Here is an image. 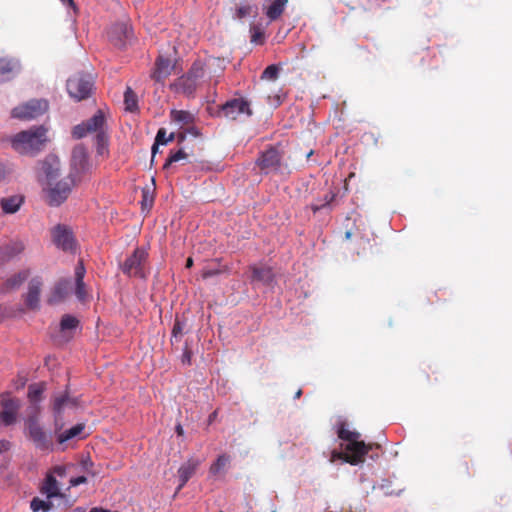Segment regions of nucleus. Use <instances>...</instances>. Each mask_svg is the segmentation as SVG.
Segmentation results:
<instances>
[{
    "instance_id": "1",
    "label": "nucleus",
    "mask_w": 512,
    "mask_h": 512,
    "mask_svg": "<svg viewBox=\"0 0 512 512\" xmlns=\"http://www.w3.org/2000/svg\"><path fill=\"white\" fill-rule=\"evenodd\" d=\"M47 141V129L38 126L17 133L12 137L11 145L19 154L35 156L43 149Z\"/></svg>"
},
{
    "instance_id": "2",
    "label": "nucleus",
    "mask_w": 512,
    "mask_h": 512,
    "mask_svg": "<svg viewBox=\"0 0 512 512\" xmlns=\"http://www.w3.org/2000/svg\"><path fill=\"white\" fill-rule=\"evenodd\" d=\"M24 435L34 445L35 449L42 452L53 451V436L41 425L37 413L28 415L25 419Z\"/></svg>"
},
{
    "instance_id": "3",
    "label": "nucleus",
    "mask_w": 512,
    "mask_h": 512,
    "mask_svg": "<svg viewBox=\"0 0 512 512\" xmlns=\"http://www.w3.org/2000/svg\"><path fill=\"white\" fill-rule=\"evenodd\" d=\"M75 184L71 176L63 178L59 181H51L47 183L46 201L50 206L61 205L70 195L72 188Z\"/></svg>"
},
{
    "instance_id": "4",
    "label": "nucleus",
    "mask_w": 512,
    "mask_h": 512,
    "mask_svg": "<svg viewBox=\"0 0 512 512\" xmlns=\"http://www.w3.org/2000/svg\"><path fill=\"white\" fill-rule=\"evenodd\" d=\"M48 108L49 104L47 100L32 99L13 108L11 115L13 118L28 121L45 114Z\"/></svg>"
},
{
    "instance_id": "5",
    "label": "nucleus",
    "mask_w": 512,
    "mask_h": 512,
    "mask_svg": "<svg viewBox=\"0 0 512 512\" xmlns=\"http://www.w3.org/2000/svg\"><path fill=\"white\" fill-rule=\"evenodd\" d=\"M93 89L92 77L88 74H76L68 79L67 91L69 95L77 101H81L90 96Z\"/></svg>"
},
{
    "instance_id": "6",
    "label": "nucleus",
    "mask_w": 512,
    "mask_h": 512,
    "mask_svg": "<svg viewBox=\"0 0 512 512\" xmlns=\"http://www.w3.org/2000/svg\"><path fill=\"white\" fill-rule=\"evenodd\" d=\"M148 258L145 248L137 247L133 253L123 262L121 270L129 277L144 278V264Z\"/></svg>"
},
{
    "instance_id": "7",
    "label": "nucleus",
    "mask_w": 512,
    "mask_h": 512,
    "mask_svg": "<svg viewBox=\"0 0 512 512\" xmlns=\"http://www.w3.org/2000/svg\"><path fill=\"white\" fill-rule=\"evenodd\" d=\"M0 411V426H11L17 422L19 411L21 409V401L16 397L9 395L2 396Z\"/></svg>"
},
{
    "instance_id": "8",
    "label": "nucleus",
    "mask_w": 512,
    "mask_h": 512,
    "mask_svg": "<svg viewBox=\"0 0 512 512\" xmlns=\"http://www.w3.org/2000/svg\"><path fill=\"white\" fill-rule=\"evenodd\" d=\"M282 159L283 152L278 147L271 146L259 155L256 164L261 171L268 174L280 169Z\"/></svg>"
},
{
    "instance_id": "9",
    "label": "nucleus",
    "mask_w": 512,
    "mask_h": 512,
    "mask_svg": "<svg viewBox=\"0 0 512 512\" xmlns=\"http://www.w3.org/2000/svg\"><path fill=\"white\" fill-rule=\"evenodd\" d=\"M54 474H57L60 477L65 476V468L63 466H55L50 472L46 474V477L39 490L42 495L47 497V499L60 496V485Z\"/></svg>"
},
{
    "instance_id": "10",
    "label": "nucleus",
    "mask_w": 512,
    "mask_h": 512,
    "mask_svg": "<svg viewBox=\"0 0 512 512\" xmlns=\"http://www.w3.org/2000/svg\"><path fill=\"white\" fill-rule=\"evenodd\" d=\"M53 243L63 251H74L75 239L72 230L66 225L58 224L51 230Z\"/></svg>"
},
{
    "instance_id": "11",
    "label": "nucleus",
    "mask_w": 512,
    "mask_h": 512,
    "mask_svg": "<svg viewBox=\"0 0 512 512\" xmlns=\"http://www.w3.org/2000/svg\"><path fill=\"white\" fill-rule=\"evenodd\" d=\"M90 170L88 153L83 145H77L72 150L71 155V177L87 173Z\"/></svg>"
},
{
    "instance_id": "12",
    "label": "nucleus",
    "mask_w": 512,
    "mask_h": 512,
    "mask_svg": "<svg viewBox=\"0 0 512 512\" xmlns=\"http://www.w3.org/2000/svg\"><path fill=\"white\" fill-rule=\"evenodd\" d=\"M372 449L371 444H365V442L360 441L359 439L353 441L352 443H347L344 447L346 453H348V457H346V462L351 465H357L364 461L365 456Z\"/></svg>"
},
{
    "instance_id": "13",
    "label": "nucleus",
    "mask_w": 512,
    "mask_h": 512,
    "mask_svg": "<svg viewBox=\"0 0 512 512\" xmlns=\"http://www.w3.org/2000/svg\"><path fill=\"white\" fill-rule=\"evenodd\" d=\"M221 113L229 119H236L240 114L246 113L251 115L252 112L249 108V103L243 98H234L227 101L221 106Z\"/></svg>"
},
{
    "instance_id": "14",
    "label": "nucleus",
    "mask_w": 512,
    "mask_h": 512,
    "mask_svg": "<svg viewBox=\"0 0 512 512\" xmlns=\"http://www.w3.org/2000/svg\"><path fill=\"white\" fill-rule=\"evenodd\" d=\"M40 174L45 176L47 183L55 181L59 176L60 161L54 155H48L39 162Z\"/></svg>"
},
{
    "instance_id": "15",
    "label": "nucleus",
    "mask_w": 512,
    "mask_h": 512,
    "mask_svg": "<svg viewBox=\"0 0 512 512\" xmlns=\"http://www.w3.org/2000/svg\"><path fill=\"white\" fill-rule=\"evenodd\" d=\"M42 280L39 277L32 278L28 284V291L24 297L25 305L28 309L37 310L40 303V292Z\"/></svg>"
},
{
    "instance_id": "16",
    "label": "nucleus",
    "mask_w": 512,
    "mask_h": 512,
    "mask_svg": "<svg viewBox=\"0 0 512 512\" xmlns=\"http://www.w3.org/2000/svg\"><path fill=\"white\" fill-rule=\"evenodd\" d=\"M109 38L117 46L125 44L126 40L132 35L131 27L126 22H117L110 27L108 32Z\"/></svg>"
},
{
    "instance_id": "17",
    "label": "nucleus",
    "mask_w": 512,
    "mask_h": 512,
    "mask_svg": "<svg viewBox=\"0 0 512 512\" xmlns=\"http://www.w3.org/2000/svg\"><path fill=\"white\" fill-rule=\"evenodd\" d=\"M173 69L174 64L172 61L169 58L160 55L156 59L155 68L151 74V78L156 82L162 83L167 77L170 76Z\"/></svg>"
},
{
    "instance_id": "18",
    "label": "nucleus",
    "mask_w": 512,
    "mask_h": 512,
    "mask_svg": "<svg viewBox=\"0 0 512 512\" xmlns=\"http://www.w3.org/2000/svg\"><path fill=\"white\" fill-rule=\"evenodd\" d=\"M70 288L71 286L69 280L61 279L56 282L48 296V304L56 305L64 301L70 292Z\"/></svg>"
},
{
    "instance_id": "19",
    "label": "nucleus",
    "mask_w": 512,
    "mask_h": 512,
    "mask_svg": "<svg viewBox=\"0 0 512 512\" xmlns=\"http://www.w3.org/2000/svg\"><path fill=\"white\" fill-rule=\"evenodd\" d=\"M251 282L262 283L263 285H271L274 281V273L271 267L266 265H251Z\"/></svg>"
},
{
    "instance_id": "20",
    "label": "nucleus",
    "mask_w": 512,
    "mask_h": 512,
    "mask_svg": "<svg viewBox=\"0 0 512 512\" xmlns=\"http://www.w3.org/2000/svg\"><path fill=\"white\" fill-rule=\"evenodd\" d=\"M21 70L19 60L15 58H0V82L11 79Z\"/></svg>"
},
{
    "instance_id": "21",
    "label": "nucleus",
    "mask_w": 512,
    "mask_h": 512,
    "mask_svg": "<svg viewBox=\"0 0 512 512\" xmlns=\"http://www.w3.org/2000/svg\"><path fill=\"white\" fill-rule=\"evenodd\" d=\"M198 86V82L190 78L187 74L179 77L172 85L171 88L177 93H182L186 96L194 94Z\"/></svg>"
},
{
    "instance_id": "22",
    "label": "nucleus",
    "mask_w": 512,
    "mask_h": 512,
    "mask_svg": "<svg viewBox=\"0 0 512 512\" xmlns=\"http://www.w3.org/2000/svg\"><path fill=\"white\" fill-rule=\"evenodd\" d=\"M170 119L178 125L179 129L185 128L186 125L195 123V116L186 110L172 109L170 111Z\"/></svg>"
},
{
    "instance_id": "23",
    "label": "nucleus",
    "mask_w": 512,
    "mask_h": 512,
    "mask_svg": "<svg viewBox=\"0 0 512 512\" xmlns=\"http://www.w3.org/2000/svg\"><path fill=\"white\" fill-rule=\"evenodd\" d=\"M198 465L199 462L197 460L190 459L178 469V475L180 479L179 489H181L194 475Z\"/></svg>"
},
{
    "instance_id": "24",
    "label": "nucleus",
    "mask_w": 512,
    "mask_h": 512,
    "mask_svg": "<svg viewBox=\"0 0 512 512\" xmlns=\"http://www.w3.org/2000/svg\"><path fill=\"white\" fill-rule=\"evenodd\" d=\"M24 202V198L20 195H12L4 197L0 201L2 210L7 214L16 213Z\"/></svg>"
},
{
    "instance_id": "25",
    "label": "nucleus",
    "mask_w": 512,
    "mask_h": 512,
    "mask_svg": "<svg viewBox=\"0 0 512 512\" xmlns=\"http://www.w3.org/2000/svg\"><path fill=\"white\" fill-rule=\"evenodd\" d=\"M29 271L24 270L21 272H18L14 275H12L10 278H8L4 284L1 287L2 292H8L10 290H14L16 288H19L24 281L28 278Z\"/></svg>"
},
{
    "instance_id": "26",
    "label": "nucleus",
    "mask_w": 512,
    "mask_h": 512,
    "mask_svg": "<svg viewBox=\"0 0 512 512\" xmlns=\"http://www.w3.org/2000/svg\"><path fill=\"white\" fill-rule=\"evenodd\" d=\"M89 132L98 133L104 130L106 123L105 115L102 110H98L90 119L84 122Z\"/></svg>"
},
{
    "instance_id": "27",
    "label": "nucleus",
    "mask_w": 512,
    "mask_h": 512,
    "mask_svg": "<svg viewBox=\"0 0 512 512\" xmlns=\"http://www.w3.org/2000/svg\"><path fill=\"white\" fill-rule=\"evenodd\" d=\"M85 429V424L83 423H79L67 430H65L64 432L60 433L57 437V441L59 444H63L75 437H78L82 434V432L84 431Z\"/></svg>"
},
{
    "instance_id": "28",
    "label": "nucleus",
    "mask_w": 512,
    "mask_h": 512,
    "mask_svg": "<svg viewBox=\"0 0 512 512\" xmlns=\"http://www.w3.org/2000/svg\"><path fill=\"white\" fill-rule=\"evenodd\" d=\"M286 3L287 0H275L266 11L267 17L271 21L278 19L282 15Z\"/></svg>"
},
{
    "instance_id": "29",
    "label": "nucleus",
    "mask_w": 512,
    "mask_h": 512,
    "mask_svg": "<svg viewBox=\"0 0 512 512\" xmlns=\"http://www.w3.org/2000/svg\"><path fill=\"white\" fill-rule=\"evenodd\" d=\"M336 193L333 191L328 192L323 196V198L318 199L316 202L311 204V210L316 213L326 207H329L331 203L335 200Z\"/></svg>"
},
{
    "instance_id": "30",
    "label": "nucleus",
    "mask_w": 512,
    "mask_h": 512,
    "mask_svg": "<svg viewBox=\"0 0 512 512\" xmlns=\"http://www.w3.org/2000/svg\"><path fill=\"white\" fill-rule=\"evenodd\" d=\"M124 104L129 112H134L138 109L137 95L130 87H127L124 92Z\"/></svg>"
},
{
    "instance_id": "31",
    "label": "nucleus",
    "mask_w": 512,
    "mask_h": 512,
    "mask_svg": "<svg viewBox=\"0 0 512 512\" xmlns=\"http://www.w3.org/2000/svg\"><path fill=\"white\" fill-rule=\"evenodd\" d=\"M186 74L199 83L205 75L204 64L200 61H195Z\"/></svg>"
},
{
    "instance_id": "32",
    "label": "nucleus",
    "mask_w": 512,
    "mask_h": 512,
    "mask_svg": "<svg viewBox=\"0 0 512 512\" xmlns=\"http://www.w3.org/2000/svg\"><path fill=\"white\" fill-rule=\"evenodd\" d=\"M45 390L44 383H34L28 387V398L31 402H38Z\"/></svg>"
},
{
    "instance_id": "33",
    "label": "nucleus",
    "mask_w": 512,
    "mask_h": 512,
    "mask_svg": "<svg viewBox=\"0 0 512 512\" xmlns=\"http://www.w3.org/2000/svg\"><path fill=\"white\" fill-rule=\"evenodd\" d=\"M25 250V245L22 241H12L4 247V253L8 257H14L22 253Z\"/></svg>"
},
{
    "instance_id": "34",
    "label": "nucleus",
    "mask_w": 512,
    "mask_h": 512,
    "mask_svg": "<svg viewBox=\"0 0 512 512\" xmlns=\"http://www.w3.org/2000/svg\"><path fill=\"white\" fill-rule=\"evenodd\" d=\"M338 437L342 440L347 441L348 443H352L353 441L360 438V433L356 431H350L347 429L345 423H342L338 429Z\"/></svg>"
},
{
    "instance_id": "35",
    "label": "nucleus",
    "mask_w": 512,
    "mask_h": 512,
    "mask_svg": "<svg viewBox=\"0 0 512 512\" xmlns=\"http://www.w3.org/2000/svg\"><path fill=\"white\" fill-rule=\"evenodd\" d=\"M52 507L53 503L51 501H45L39 497H34L30 502V508L33 512H38L40 510L47 512L51 510Z\"/></svg>"
},
{
    "instance_id": "36",
    "label": "nucleus",
    "mask_w": 512,
    "mask_h": 512,
    "mask_svg": "<svg viewBox=\"0 0 512 512\" xmlns=\"http://www.w3.org/2000/svg\"><path fill=\"white\" fill-rule=\"evenodd\" d=\"M78 325H79V320L76 317L66 314L61 319L60 329H61V331L65 332L68 330L76 329L78 327Z\"/></svg>"
},
{
    "instance_id": "37",
    "label": "nucleus",
    "mask_w": 512,
    "mask_h": 512,
    "mask_svg": "<svg viewBox=\"0 0 512 512\" xmlns=\"http://www.w3.org/2000/svg\"><path fill=\"white\" fill-rule=\"evenodd\" d=\"M187 156H188L187 153L183 149H179L176 152H171V154L166 159V161H165V163L163 165V169L164 170L168 169L171 166L172 163H175V162H178L180 160L186 159Z\"/></svg>"
},
{
    "instance_id": "38",
    "label": "nucleus",
    "mask_w": 512,
    "mask_h": 512,
    "mask_svg": "<svg viewBox=\"0 0 512 512\" xmlns=\"http://www.w3.org/2000/svg\"><path fill=\"white\" fill-rule=\"evenodd\" d=\"M68 404L74 405V402L69 398L67 393L57 396L54 399V403H53L54 411L57 413H60L63 410V408Z\"/></svg>"
},
{
    "instance_id": "39",
    "label": "nucleus",
    "mask_w": 512,
    "mask_h": 512,
    "mask_svg": "<svg viewBox=\"0 0 512 512\" xmlns=\"http://www.w3.org/2000/svg\"><path fill=\"white\" fill-rule=\"evenodd\" d=\"M230 461V457L226 454L220 455L215 463L210 467V472L214 475L218 474Z\"/></svg>"
},
{
    "instance_id": "40",
    "label": "nucleus",
    "mask_w": 512,
    "mask_h": 512,
    "mask_svg": "<svg viewBox=\"0 0 512 512\" xmlns=\"http://www.w3.org/2000/svg\"><path fill=\"white\" fill-rule=\"evenodd\" d=\"M184 328H185V324L181 320L176 318L175 323L172 328V337H171L172 344H174V342L180 341V339L184 333Z\"/></svg>"
},
{
    "instance_id": "41",
    "label": "nucleus",
    "mask_w": 512,
    "mask_h": 512,
    "mask_svg": "<svg viewBox=\"0 0 512 512\" xmlns=\"http://www.w3.org/2000/svg\"><path fill=\"white\" fill-rule=\"evenodd\" d=\"M279 67L275 64L267 66L262 72L261 79L263 80H276L279 75Z\"/></svg>"
},
{
    "instance_id": "42",
    "label": "nucleus",
    "mask_w": 512,
    "mask_h": 512,
    "mask_svg": "<svg viewBox=\"0 0 512 512\" xmlns=\"http://www.w3.org/2000/svg\"><path fill=\"white\" fill-rule=\"evenodd\" d=\"M88 133L90 132L84 122L79 125H76L72 130V135L76 139H81L85 137Z\"/></svg>"
},
{
    "instance_id": "43",
    "label": "nucleus",
    "mask_w": 512,
    "mask_h": 512,
    "mask_svg": "<svg viewBox=\"0 0 512 512\" xmlns=\"http://www.w3.org/2000/svg\"><path fill=\"white\" fill-rule=\"evenodd\" d=\"M107 141L108 137L104 130L96 133V144L99 153H102V149L107 146Z\"/></svg>"
},
{
    "instance_id": "44",
    "label": "nucleus",
    "mask_w": 512,
    "mask_h": 512,
    "mask_svg": "<svg viewBox=\"0 0 512 512\" xmlns=\"http://www.w3.org/2000/svg\"><path fill=\"white\" fill-rule=\"evenodd\" d=\"M153 197L149 194V191L147 189H144L142 191V201H141V205H142V209L145 210H149L152 205H153Z\"/></svg>"
},
{
    "instance_id": "45",
    "label": "nucleus",
    "mask_w": 512,
    "mask_h": 512,
    "mask_svg": "<svg viewBox=\"0 0 512 512\" xmlns=\"http://www.w3.org/2000/svg\"><path fill=\"white\" fill-rule=\"evenodd\" d=\"M252 12V7L250 5H244L239 7L234 15L235 19L241 20L245 18L246 16L250 15Z\"/></svg>"
},
{
    "instance_id": "46",
    "label": "nucleus",
    "mask_w": 512,
    "mask_h": 512,
    "mask_svg": "<svg viewBox=\"0 0 512 512\" xmlns=\"http://www.w3.org/2000/svg\"><path fill=\"white\" fill-rule=\"evenodd\" d=\"M227 270L228 269L226 266H224L222 269H204L201 275L203 279H208L210 277L226 272Z\"/></svg>"
},
{
    "instance_id": "47",
    "label": "nucleus",
    "mask_w": 512,
    "mask_h": 512,
    "mask_svg": "<svg viewBox=\"0 0 512 512\" xmlns=\"http://www.w3.org/2000/svg\"><path fill=\"white\" fill-rule=\"evenodd\" d=\"M75 294L79 300H84L87 292L84 281L76 282Z\"/></svg>"
},
{
    "instance_id": "48",
    "label": "nucleus",
    "mask_w": 512,
    "mask_h": 512,
    "mask_svg": "<svg viewBox=\"0 0 512 512\" xmlns=\"http://www.w3.org/2000/svg\"><path fill=\"white\" fill-rule=\"evenodd\" d=\"M346 457H348V453L344 450V452L333 450L330 454L329 461L331 463L336 462L337 460H342L346 462Z\"/></svg>"
},
{
    "instance_id": "49",
    "label": "nucleus",
    "mask_w": 512,
    "mask_h": 512,
    "mask_svg": "<svg viewBox=\"0 0 512 512\" xmlns=\"http://www.w3.org/2000/svg\"><path fill=\"white\" fill-rule=\"evenodd\" d=\"M264 41V33L260 29L253 28L251 35V42L262 44Z\"/></svg>"
},
{
    "instance_id": "50",
    "label": "nucleus",
    "mask_w": 512,
    "mask_h": 512,
    "mask_svg": "<svg viewBox=\"0 0 512 512\" xmlns=\"http://www.w3.org/2000/svg\"><path fill=\"white\" fill-rule=\"evenodd\" d=\"M84 276H85V267H84L82 261H80L75 268V282L84 281Z\"/></svg>"
},
{
    "instance_id": "51",
    "label": "nucleus",
    "mask_w": 512,
    "mask_h": 512,
    "mask_svg": "<svg viewBox=\"0 0 512 512\" xmlns=\"http://www.w3.org/2000/svg\"><path fill=\"white\" fill-rule=\"evenodd\" d=\"M167 136L166 130L164 128H160L156 134L155 141L157 144L166 145L167 144Z\"/></svg>"
},
{
    "instance_id": "52",
    "label": "nucleus",
    "mask_w": 512,
    "mask_h": 512,
    "mask_svg": "<svg viewBox=\"0 0 512 512\" xmlns=\"http://www.w3.org/2000/svg\"><path fill=\"white\" fill-rule=\"evenodd\" d=\"M181 130H183L186 135H192L194 137H198L200 136V131L199 129L195 126V124H190V125H186L185 128H182Z\"/></svg>"
},
{
    "instance_id": "53",
    "label": "nucleus",
    "mask_w": 512,
    "mask_h": 512,
    "mask_svg": "<svg viewBox=\"0 0 512 512\" xmlns=\"http://www.w3.org/2000/svg\"><path fill=\"white\" fill-rule=\"evenodd\" d=\"M86 482H87V478L85 476L75 477L70 480V484L72 486H78V485L86 483Z\"/></svg>"
},
{
    "instance_id": "54",
    "label": "nucleus",
    "mask_w": 512,
    "mask_h": 512,
    "mask_svg": "<svg viewBox=\"0 0 512 512\" xmlns=\"http://www.w3.org/2000/svg\"><path fill=\"white\" fill-rule=\"evenodd\" d=\"M10 447L11 443L8 440H0V453L8 451Z\"/></svg>"
},
{
    "instance_id": "55",
    "label": "nucleus",
    "mask_w": 512,
    "mask_h": 512,
    "mask_svg": "<svg viewBox=\"0 0 512 512\" xmlns=\"http://www.w3.org/2000/svg\"><path fill=\"white\" fill-rule=\"evenodd\" d=\"M182 361H183V363L190 364V361H191V351L187 347L185 348V351H184V354H183V357H182Z\"/></svg>"
},
{
    "instance_id": "56",
    "label": "nucleus",
    "mask_w": 512,
    "mask_h": 512,
    "mask_svg": "<svg viewBox=\"0 0 512 512\" xmlns=\"http://www.w3.org/2000/svg\"><path fill=\"white\" fill-rule=\"evenodd\" d=\"M187 135L186 133L183 131V130H180L177 134H176V139L178 141V143H182L185 141Z\"/></svg>"
},
{
    "instance_id": "57",
    "label": "nucleus",
    "mask_w": 512,
    "mask_h": 512,
    "mask_svg": "<svg viewBox=\"0 0 512 512\" xmlns=\"http://www.w3.org/2000/svg\"><path fill=\"white\" fill-rule=\"evenodd\" d=\"M159 145L160 144H157V142L155 141V143L152 146V149H151V151H152V160L154 159L156 153L158 152V146Z\"/></svg>"
},
{
    "instance_id": "58",
    "label": "nucleus",
    "mask_w": 512,
    "mask_h": 512,
    "mask_svg": "<svg viewBox=\"0 0 512 512\" xmlns=\"http://www.w3.org/2000/svg\"><path fill=\"white\" fill-rule=\"evenodd\" d=\"M175 430H176V433H177L178 436H183L184 430H183V427H182L181 424H178L176 426Z\"/></svg>"
},
{
    "instance_id": "59",
    "label": "nucleus",
    "mask_w": 512,
    "mask_h": 512,
    "mask_svg": "<svg viewBox=\"0 0 512 512\" xmlns=\"http://www.w3.org/2000/svg\"><path fill=\"white\" fill-rule=\"evenodd\" d=\"M64 4L72 7L73 9H75V3H74V0H62Z\"/></svg>"
},
{
    "instance_id": "60",
    "label": "nucleus",
    "mask_w": 512,
    "mask_h": 512,
    "mask_svg": "<svg viewBox=\"0 0 512 512\" xmlns=\"http://www.w3.org/2000/svg\"><path fill=\"white\" fill-rule=\"evenodd\" d=\"M216 416H217V411H214L213 413H211L209 415L208 422L212 423L215 420Z\"/></svg>"
},
{
    "instance_id": "61",
    "label": "nucleus",
    "mask_w": 512,
    "mask_h": 512,
    "mask_svg": "<svg viewBox=\"0 0 512 512\" xmlns=\"http://www.w3.org/2000/svg\"><path fill=\"white\" fill-rule=\"evenodd\" d=\"M193 266V259L191 257L187 258L185 267L191 268Z\"/></svg>"
},
{
    "instance_id": "62",
    "label": "nucleus",
    "mask_w": 512,
    "mask_h": 512,
    "mask_svg": "<svg viewBox=\"0 0 512 512\" xmlns=\"http://www.w3.org/2000/svg\"><path fill=\"white\" fill-rule=\"evenodd\" d=\"M176 138V134L175 133H170L169 136H167V143L173 141L174 139Z\"/></svg>"
},
{
    "instance_id": "63",
    "label": "nucleus",
    "mask_w": 512,
    "mask_h": 512,
    "mask_svg": "<svg viewBox=\"0 0 512 512\" xmlns=\"http://www.w3.org/2000/svg\"><path fill=\"white\" fill-rule=\"evenodd\" d=\"M301 394H302V391H301V390H298V391L296 392L295 398H299V397L301 396Z\"/></svg>"
},
{
    "instance_id": "64",
    "label": "nucleus",
    "mask_w": 512,
    "mask_h": 512,
    "mask_svg": "<svg viewBox=\"0 0 512 512\" xmlns=\"http://www.w3.org/2000/svg\"><path fill=\"white\" fill-rule=\"evenodd\" d=\"M313 154V151H310L308 154H307V157L309 158L310 156H312Z\"/></svg>"
}]
</instances>
